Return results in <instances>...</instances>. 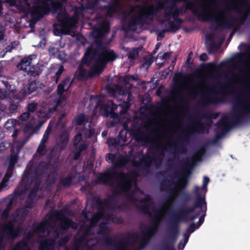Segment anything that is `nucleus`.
<instances>
[{
  "label": "nucleus",
  "instance_id": "51",
  "mask_svg": "<svg viewBox=\"0 0 250 250\" xmlns=\"http://www.w3.org/2000/svg\"><path fill=\"white\" fill-rule=\"evenodd\" d=\"M29 212L27 208H18L15 211V213L16 214V216H18L20 215L21 216V217L25 218L28 214Z\"/></svg>",
  "mask_w": 250,
  "mask_h": 250
},
{
  "label": "nucleus",
  "instance_id": "50",
  "mask_svg": "<svg viewBox=\"0 0 250 250\" xmlns=\"http://www.w3.org/2000/svg\"><path fill=\"white\" fill-rule=\"evenodd\" d=\"M189 237V234H187V233H185L183 234V240L181 241L178 246L179 249L184 248L186 244L188 243V239Z\"/></svg>",
  "mask_w": 250,
  "mask_h": 250
},
{
  "label": "nucleus",
  "instance_id": "61",
  "mask_svg": "<svg viewBox=\"0 0 250 250\" xmlns=\"http://www.w3.org/2000/svg\"><path fill=\"white\" fill-rule=\"evenodd\" d=\"M47 223L46 221H42L37 226V229L42 232H44L47 229Z\"/></svg>",
  "mask_w": 250,
  "mask_h": 250
},
{
  "label": "nucleus",
  "instance_id": "62",
  "mask_svg": "<svg viewBox=\"0 0 250 250\" xmlns=\"http://www.w3.org/2000/svg\"><path fill=\"white\" fill-rule=\"evenodd\" d=\"M106 219L108 220H111L112 222L117 223L118 224L121 223L120 219L115 214H108L106 216Z\"/></svg>",
  "mask_w": 250,
  "mask_h": 250
},
{
  "label": "nucleus",
  "instance_id": "28",
  "mask_svg": "<svg viewBox=\"0 0 250 250\" xmlns=\"http://www.w3.org/2000/svg\"><path fill=\"white\" fill-rule=\"evenodd\" d=\"M202 100L204 102L203 103L204 105L215 104L223 102V99L222 98H219L215 95L204 96L202 99Z\"/></svg>",
  "mask_w": 250,
  "mask_h": 250
},
{
  "label": "nucleus",
  "instance_id": "21",
  "mask_svg": "<svg viewBox=\"0 0 250 250\" xmlns=\"http://www.w3.org/2000/svg\"><path fill=\"white\" fill-rule=\"evenodd\" d=\"M106 65L105 62H104L99 57L97 58L94 64L91 67L89 71L88 76L92 77L101 74Z\"/></svg>",
  "mask_w": 250,
  "mask_h": 250
},
{
  "label": "nucleus",
  "instance_id": "47",
  "mask_svg": "<svg viewBox=\"0 0 250 250\" xmlns=\"http://www.w3.org/2000/svg\"><path fill=\"white\" fill-rule=\"evenodd\" d=\"M103 241L105 245L108 246H113V247L114 245L116 243H117L115 239L111 238L109 236H105L104 237ZM118 243H119V242H118Z\"/></svg>",
  "mask_w": 250,
  "mask_h": 250
},
{
  "label": "nucleus",
  "instance_id": "23",
  "mask_svg": "<svg viewBox=\"0 0 250 250\" xmlns=\"http://www.w3.org/2000/svg\"><path fill=\"white\" fill-rule=\"evenodd\" d=\"M69 140V134L66 130L62 131L59 136L57 142L58 147L62 150L66 147Z\"/></svg>",
  "mask_w": 250,
  "mask_h": 250
},
{
  "label": "nucleus",
  "instance_id": "53",
  "mask_svg": "<svg viewBox=\"0 0 250 250\" xmlns=\"http://www.w3.org/2000/svg\"><path fill=\"white\" fill-rule=\"evenodd\" d=\"M46 147V146L45 144H42V142H40L37 150V152L40 156H43L44 155Z\"/></svg>",
  "mask_w": 250,
  "mask_h": 250
},
{
  "label": "nucleus",
  "instance_id": "52",
  "mask_svg": "<svg viewBox=\"0 0 250 250\" xmlns=\"http://www.w3.org/2000/svg\"><path fill=\"white\" fill-rule=\"evenodd\" d=\"M70 238V235H67L60 238L58 242V245L60 246H64L68 242Z\"/></svg>",
  "mask_w": 250,
  "mask_h": 250
},
{
  "label": "nucleus",
  "instance_id": "58",
  "mask_svg": "<svg viewBox=\"0 0 250 250\" xmlns=\"http://www.w3.org/2000/svg\"><path fill=\"white\" fill-rule=\"evenodd\" d=\"M34 199L28 196L25 202V208H32L34 207Z\"/></svg>",
  "mask_w": 250,
  "mask_h": 250
},
{
  "label": "nucleus",
  "instance_id": "25",
  "mask_svg": "<svg viewBox=\"0 0 250 250\" xmlns=\"http://www.w3.org/2000/svg\"><path fill=\"white\" fill-rule=\"evenodd\" d=\"M122 10V6L118 0H113L112 3L107 6V15L112 17L115 14H118Z\"/></svg>",
  "mask_w": 250,
  "mask_h": 250
},
{
  "label": "nucleus",
  "instance_id": "37",
  "mask_svg": "<svg viewBox=\"0 0 250 250\" xmlns=\"http://www.w3.org/2000/svg\"><path fill=\"white\" fill-rule=\"evenodd\" d=\"M167 21L168 24V29H167L168 32L175 33H176L181 27V26H179L178 24L175 23V22L170 20H165Z\"/></svg>",
  "mask_w": 250,
  "mask_h": 250
},
{
  "label": "nucleus",
  "instance_id": "22",
  "mask_svg": "<svg viewBox=\"0 0 250 250\" xmlns=\"http://www.w3.org/2000/svg\"><path fill=\"white\" fill-rule=\"evenodd\" d=\"M37 89V83L35 82L32 81L21 89L18 93L17 96L21 98H25L31 93L35 91Z\"/></svg>",
  "mask_w": 250,
  "mask_h": 250
},
{
  "label": "nucleus",
  "instance_id": "17",
  "mask_svg": "<svg viewBox=\"0 0 250 250\" xmlns=\"http://www.w3.org/2000/svg\"><path fill=\"white\" fill-rule=\"evenodd\" d=\"M73 82L70 76H66L63 79L58 85L56 92L59 96L63 95L64 92H67Z\"/></svg>",
  "mask_w": 250,
  "mask_h": 250
},
{
  "label": "nucleus",
  "instance_id": "14",
  "mask_svg": "<svg viewBox=\"0 0 250 250\" xmlns=\"http://www.w3.org/2000/svg\"><path fill=\"white\" fill-rule=\"evenodd\" d=\"M100 51L101 49L94 48L91 46L88 47L82 59L83 60V63H86L87 65L89 66L92 61L95 59L96 57H100Z\"/></svg>",
  "mask_w": 250,
  "mask_h": 250
},
{
  "label": "nucleus",
  "instance_id": "2",
  "mask_svg": "<svg viewBox=\"0 0 250 250\" xmlns=\"http://www.w3.org/2000/svg\"><path fill=\"white\" fill-rule=\"evenodd\" d=\"M233 110L232 120L225 116L217 122L218 129L228 131L230 127L243 123L245 117H250V101L245 103L239 99L233 104Z\"/></svg>",
  "mask_w": 250,
  "mask_h": 250
},
{
  "label": "nucleus",
  "instance_id": "11",
  "mask_svg": "<svg viewBox=\"0 0 250 250\" xmlns=\"http://www.w3.org/2000/svg\"><path fill=\"white\" fill-rule=\"evenodd\" d=\"M53 216L56 217H61V219L60 220V223L59 224V228L61 230L65 231L68 230L69 228L73 229H77V224L71 219L65 217L61 210L57 211L54 212L53 213Z\"/></svg>",
  "mask_w": 250,
  "mask_h": 250
},
{
  "label": "nucleus",
  "instance_id": "54",
  "mask_svg": "<svg viewBox=\"0 0 250 250\" xmlns=\"http://www.w3.org/2000/svg\"><path fill=\"white\" fill-rule=\"evenodd\" d=\"M38 104L37 103L32 102L29 103L27 106V111L30 112H34L37 108Z\"/></svg>",
  "mask_w": 250,
  "mask_h": 250
},
{
  "label": "nucleus",
  "instance_id": "3",
  "mask_svg": "<svg viewBox=\"0 0 250 250\" xmlns=\"http://www.w3.org/2000/svg\"><path fill=\"white\" fill-rule=\"evenodd\" d=\"M137 7L139 8V10L136 16L132 17L127 23L129 30L136 31L138 25H143L152 21L164 7L161 4L155 5L145 2L143 5H138Z\"/></svg>",
  "mask_w": 250,
  "mask_h": 250
},
{
  "label": "nucleus",
  "instance_id": "34",
  "mask_svg": "<svg viewBox=\"0 0 250 250\" xmlns=\"http://www.w3.org/2000/svg\"><path fill=\"white\" fill-rule=\"evenodd\" d=\"M74 178V175L69 173L64 178L60 180V183L65 188H69L71 186L72 181Z\"/></svg>",
  "mask_w": 250,
  "mask_h": 250
},
{
  "label": "nucleus",
  "instance_id": "5",
  "mask_svg": "<svg viewBox=\"0 0 250 250\" xmlns=\"http://www.w3.org/2000/svg\"><path fill=\"white\" fill-rule=\"evenodd\" d=\"M184 164L186 167L184 168V173L180 175L179 179L176 183V187L178 188V193L180 195L181 205H188L191 200V195L186 191V188L188 184V178L191 173V169L193 166V161H187Z\"/></svg>",
  "mask_w": 250,
  "mask_h": 250
},
{
  "label": "nucleus",
  "instance_id": "6",
  "mask_svg": "<svg viewBox=\"0 0 250 250\" xmlns=\"http://www.w3.org/2000/svg\"><path fill=\"white\" fill-rule=\"evenodd\" d=\"M187 138H180L178 139L179 145L176 143H172V145H169L168 148L164 147L160 143H152L150 146L148 148V150L152 149V150H157L159 151L158 154L155 158V165L156 168L160 167L162 164L163 159L165 156V151L166 150H171L172 146H174L175 152L178 154L186 153L187 151L185 141Z\"/></svg>",
  "mask_w": 250,
  "mask_h": 250
},
{
  "label": "nucleus",
  "instance_id": "8",
  "mask_svg": "<svg viewBox=\"0 0 250 250\" xmlns=\"http://www.w3.org/2000/svg\"><path fill=\"white\" fill-rule=\"evenodd\" d=\"M95 203L99 209L97 214L103 215L104 208L114 210L116 208V202L113 196H110L107 201H103L100 198H97L95 200Z\"/></svg>",
  "mask_w": 250,
  "mask_h": 250
},
{
  "label": "nucleus",
  "instance_id": "38",
  "mask_svg": "<svg viewBox=\"0 0 250 250\" xmlns=\"http://www.w3.org/2000/svg\"><path fill=\"white\" fill-rule=\"evenodd\" d=\"M194 75L193 73H189L188 74H183L182 73H177L174 75V79L175 81L185 80L194 77Z\"/></svg>",
  "mask_w": 250,
  "mask_h": 250
},
{
  "label": "nucleus",
  "instance_id": "57",
  "mask_svg": "<svg viewBox=\"0 0 250 250\" xmlns=\"http://www.w3.org/2000/svg\"><path fill=\"white\" fill-rule=\"evenodd\" d=\"M123 242L119 241V243H116L114 245L115 250H128V247L126 246H124Z\"/></svg>",
  "mask_w": 250,
  "mask_h": 250
},
{
  "label": "nucleus",
  "instance_id": "16",
  "mask_svg": "<svg viewBox=\"0 0 250 250\" xmlns=\"http://www.w3.org/2000/svg\"><path fill=\"white\" fill-rule=\"evenodd\" d=\"M40 5L34 7V12L39 17H42L45 15L48 14L50 8L47 0H38Z\"/></svg>",
  "mask_w": 250,
  "mask_h": 250
},
{
  "label": "nucleus",
  "instance_id": "12",
  "mask_svg": "<svg viewBox=\"0 0 250 250\" xmlns=\"http://www.w3.org/2000/svg\"><path fill=\"white\" fill-rule=\"evenodd\" d=\"M147 150L145 155L140 157L138 161L134 162V165H140L141 169L146 172H148L149 168L151 167L153 162H155L154 156H152L150 153V150Z\"/></svg>",
  "mask_w": 250,
  "mask_h": 250
},
{
  "label": "nucleus",
  "instance_id": "64",
  "mask_svg": "<svg viewBox=\"0 0 250 250\" xmlns=\"http://www.w3.org/2000/svg\"><path fill=\"white\" fill-rule=\"evenodd\" d=\"M152 62L153 60L151 58L145 57L143 59V63L142 64V66L144 67H148L151 65Z\"/></svg>",
  "mask_w": 250,
  "mask_h": 250
},
{
  "label": "nucleus",
  "instance_id": "18",
  "mask_svg": "<svg viewBox=\"0 0 250 250\" xmlns=\"http://www.w3.org/2000/svg\"><path fill=\"white\" fill-rule=\"evenodd\" d=\"M73 82L70 76H66L63 79L58 85L56 92L59 96L63 95L64 92H67Z\"/></svg>",
  "mask_w": 250,
  "mask_h": 250
},
{
  "label": "nucleus",
  "instance_id": "30",
  "mask_svg": "<svg viewBox=\"0 0 250 250\" xmlns=\"http://www.w3.org/2000/svg\"><path fill=\"white\" fill-rule=\"evenodd\" d=\"M55 240L54 239H47L41 243L40 249L42 250H54Z\"/></svg>",
  "mask_w": 250,
  "mask_h": 250
},
{
  "label": "nucleus",
  "instance_id": "27",
  "mask_svg": "<svg viewBox=\"0 0 250 250\" xmlns=\"http://www.w3.org/2000/svg\"><path fill=\"white\" fill-rule=\"evenodd\" d=\"M63 10V12H60L57 14L56 18L62 27H66L69 24L70 19L67 16L65 9Z\"/></svg>",
  "mask_w": 250,
  "mask_h": 250
},
{
  "label": "nucleus",
  "instance_id": "19",
  "mask_svg": "<svg viewBox=\"0 0 250 250\" xmlns=\"http://www.w3.org/2000/svg\"><path fill=\"white\" fill-rule=\"evenodd\" d=\"M73 82L70 76H66L63 79L58 85L56 92L59 96L63 95L64 92H67Z\"/></svg>",
  "mask_w": 250,
  "mask_h": 250
},
{
  "label": "nucleus",
  "instance_id": "24",
  "mask_svg": "<svg viewBox=\"0 0 250 250\" xmlns=\"http://www.w3.org/2000/svg\"><path fill=\"white\" fill-rule=\"evenodd\" d=\"M228 5H229L230 6V8L229 9V11L228 12H226L224 14V15H225V19H220V18H218V19L219 20V23H222L224 21H227V19H226V13L229 12L230 11V10L232 8H233L235 10L237 11V12L242 14L243 15H244L245 17H247L249 14V11H250V6H249L248 9L247 10H241V9L240 8H238L236 6H232V5H230V4H226L225 5V6L223 7V8H220L219 9H218V14L217 15H215L214 14V16H218V15H219V10L220 9H224L225 8L226 6H227ZM228 21L229 22H230L231 23H232V25H233V23L232 22V21ZM233 27V25H232V26L230 28H229V29H230L231 28H232ZM220 28H222V27H221ZM222 28L224 29V28L222 27ZM228 28H225V29H227Z\"/></svg>",
  "mask_w": 250,
  "mask_h": 250
},
{
  "label": "nucleus",
  "instance_id": "35",
  "mask_svg": "<svg viewBox=\"0 0 250 250\" xmlns=\"http://www.w3.org/2000/svg\"><path fill=\"white\" fill-rule=\"evenodd\" d=\"M86 65V63H83V60L82 59L81 63L78 66L77 71L78 72V78L79 79H83L87 77L88 74L87 75V70L83 68V65Z\"/></svg>",
  "mask_w": 250,
  "mask_h": 250
},
{
  "label": "nucleus",
  "instance_id": "36",
  "mask_svg": "<svg viewBox=\"0 0 250 250\" xmlns=\"http://www.w3.org/2000/svg\"><path fill=\"white\" fill-rule=\"evenodd\" d=\"M106 89L107 92L112 94H115L118 91L120 94L122 92V87L118 84H114L113 85L107 84L106 85Z\"/></svg>",
  "mask_w": 250,
  "mask_h": 250
},
{
  "label": "nucleus",
  "instance_id": "42",
  "mask_svg": "<svg viewBox=\"0 0 250 250\" xmlns=\"http://www.w3.org/2000/svg\"><path fill=\"white\" fill-rule=\"evenodd\" d=\"M32 173L34 175L36 178V181H40L41 178L44 176L46 174L38 167L35 168Z\"/></svg>",
  "mask_w": 250,
  "mask_h": 250
},
{
  "label": "nucleus",
  "instance_id": "40",
  "mask_svg": "<svg viewBox=\"0 0 250 250\" xmlns=\"http://www.w3.org/2000/svg\"><path fill=\"white\" fill-rule=\"evenodd\" d=\"M32 173L34 175L36 178V181H40L41 178L44 176L46 174L38 167L35 168Z\"/></svg>",
  "mask_w": 250,
  "mask_h": 250
},
{
  "label": "nucleus",
  "instance_id": "31",
  "mask_svg": "<svg viewBox=\"0 0 250 250\" xmlns=\"http://www.w3.org/2000/svg\"><path fill=\"white\" fill-rule=\"evenodd\" d=\"M192 125L194 127L192 132L204 133L206 129L205 125L201 123L200 119L195 120Z\"/></svg>",
  "mask_w": 250,
  "mask_h": 250
},
{
  "label": "nucleus",
  "instance_id": "63",
  "mask_svg": "<svg viewBox=\"0 0 250 250\" xmlns=\"http://www.w3.org/2000/svg\"><path fill=\"white\" fill-rule=\"evenodd\" d=\"M122 92L123 95H127L126 100L125 102V103H127V104H130V102L132 100V97H133L131 92L130 91H128L126 89H125V90H123Z\"/></svg>",
  "mask_w": 250,
  "mask_h": 250
},
{
  "label": "nucleus",
  "instance_id": "48",
  "mask_svg": "<svg viewBox=\"0 0 250 250\" xmlns=\"http://www.w3.org/2000/svg\"><path fill=\"white\" fill-rule=\"evenodd\" d=\"M130 106V104H127L124 102L123 104L120 105L121 110L119 111L120 114H125L127 112L128 110L129 109Z\"/></svg>",
  "mask_w": 250,
  "mask_h": 250
},
{
  "label": "nucleus",
  "instance_id": "41",
  "mask_svg": "<svg viewBox=\"0 0 250 250\" xmlns=\"http://www.w3.org/2000/svg\"><path fill=\"white\" fill-rule=\"evenodd\" d=\"M32 173L34 175L36 178V181H40L41 178L44 176L46 174L38 167L35 168Z\"/></svg>",
  "mask_w": 250,
  "mask_h": 250
},
{
  "label": "nucleus",
  "instance_id": "56",
  "mask_svg": "<svg viewBox=\"0 0 250 250\" xmlns=\"http://www.w3.org/2000/svg\"><path fill=\"white\" fill-rule=\"evenodd\" d=\"M29 116L30 113L29 112L26 111L22 113L18 120V124L20 125L23 122L26 121L29 118Z\"/></svg>",
  "mask_w": 250,
  "mask_h": 250
},
{
  "label": "nucleus",
  "instance_id": "7",
  "mask_svg": "<svg viewBox=\"0 0 250 250\" xmlns=\"http://www.w3.org/2000/svg\"><path fill=\"white\" fill-rule=\"evenodd\" d=\"M179 232L177 222L170 218L167 228V236L162 244L160 250H176L175 244Z\"/></svg>",
  "mask_w": 250,
  "mask_h": 250
},
{
  "label": "nucleus",
  "instance_id": "15",
  "mask_svg": "<svg viewBox=\"0 0 250 250\" xmlns=\"http://www.w3.org/2000/svg\"><path fill=\"white\" fill-rule=\"evenodd\" d=\"M119 105L115 104L112 101L109 100L103 104L101 109L105 112L107 116L115 118L118 116V114L115 111Z\"/></svg>",
  "mask_w": 250,
  "mask_h": 250
},
{
  "label": "nucleus",
  "instance_id": "45",
  "mask_svg": "<svg viewBox=\"0 0 250 250\" xmlns=\"http://www.w3.org/2000/svg\"><path fill=\"white\" fill-rule=\"evenodd\" d=\"M182 11V8H180L177 12L176 11L174 12V15L172 17L174 20L173 21L178 24L179 26H181V24L183 22V20L179 17Z\"/></svg>",
  "mask_w": 250,
  "mask_h": 250
},
{
  "label": "nucleus",
  "instance_id": "60",
  "mask_svg": "<svg viewBox=\"0 0 250 250\" xmlns=\"http://www.w3.org/2000/svg\"><path fill=\"white\" fill-rule=\"evenodd\" d=\"M64 71V68L62 65H61L57 71L56 72L55 75V83H58L59 82L60 77Z\"/></svg>",
  "mask_w": 250,
  "mask_h": 250
},
{
  "label": "nucleus",
  "instance_id": "32",
  "mask_svg": "<svg viewBox=\"0 0 250 250\" xmlns=\"http://www.w3.org/2000/svg\"><path fill=\"white\" fill-rule=\"evenodd\" d=\"M87 122L88 119L83 113L78 114L73 120V123L75 125H83Z\"/></svg>",
  "mask_w": 250,
  "mask_h": 250
},
{
  "label": "nucleus",
  "instance_id": "29",
  "mask_svg": "<svg viewBox=\"0 0 250 250\" xmlns=\"http://www.w3.org/2000/svg\"><path fill=\"white\" fill-rule=\"evenodd\" d=\"M157 130L156 129H152L148 134H146L145 133L141 132L139 134L136 135L135 137V140L138 142H147L149 137L151 134H154L157 132Z\"/></svg>",
  "mask_w": 250,
  "mask_h": 250
},
{
  "label": "nucleus",
  "instance_id": "13",
  "mask_svg": "<svg viewBox=\"0 0 250 250\" xmlns=\"http://www.w3.org/2000/svg\"><path fill=\"white\" fill-rule=\"evenodd\" d=\"M21 229L20 227L15 228L13 222L11 221L3 224L2 226L4 234L12 240H14L19 236Z\"/></svg>",
  "mask_w": 250,
  "mask_h": 250
},
{
  "label": "nucleus",
  "instance_id": "1",
  "mask_svg": "<svg viewBox=\"0 0 250 250\" xmlns=\"http://www.w3.org/2000/svg\"><path fill=\"white\" fill-rule=\"evenodd\" d=\"M199 188L198 186H195L194 187V194L196 197V199L191 206L188 205H181L179 209L172 213L171 218L173 221H176L178 223V226L179 228L181 222L186 223L188 222V216L193 213L195 209L200 208V212L203 214L199 217V221L197 223L196 228H199L204 221V218L207 210V206L206 201V197H202L199 193Z\"/></svg>",
  "mask_w": 250,
  "mask_h": 250
},
{
  "label": "nucleus",
  "instance_id": "44",
  "mask_svg": "<svg viewBox=\"0 0 250 250\" xmlns=\"http://www.w3.org/2000/svg\"><path fill=\"white\" fill-rule=\"evenodd\" d=\"M91 36L94 39H99L102 38L104 35L98 27L93 30L91 33Z\"/></svg>",
  "mask_w": 250,
  "mask_h": 250
},
{
  "label": "nucleus",
  "instance_id": "10",
  "mask_svg": "<svg viewBox=\"0 0 250 250\" xmlns=\"http://www.w3.org/2000/svg\"><path fill=\"white\" fill-rule=\"evenodd\" d=\"M32 58L31 56L22 58L17 64V67L27 72L28 75L36 76L39 75V73L35 70L34 65L31 66Z\"/></svg>",
  "mask_w": 250,
  "mask_h": 250
},
{
  "label": "nucleus",
  "instance_id": "9",
  "mask_svg": "<svg viewBox=\"0 0 250 250\" xmlns=\"http://www.w3.org/2000/svg\"><path fill=\"white\" fill-rule=\"evenodd\" d=\"M162 217L159 214L155 215L152 218L153 225L148 227L146 229L142 230V236L150 241L157 232Z\"/></svg>",
  "mask_w": 250,
  "mask_h": 250
},
{
  "label": "nucleus",
  "instance_id": "20",
  "mask_svg": "<svg viewBox=\"0 0 250 250\" xmlns=\"http://www.w3.org/2000/svg\"><path fill=\"white\" fill-rule=\"evenodd\" d=\"M118 57V55L115 53L113 50L102 48L100 51V57H99L104 62L107 63L113 62Z\"/></svg>",
  "mask_w": 250,
  "mask_h": 250
},
{
  "label": "nucleus",
  "instance_id": "46",
  "mask_svg": "<svg viewBox=\"0 0 250 250\" xmlns=\"http://www.w3.org/2000/svg\"><path fill=\"white\" fill-rule=\"evenodd\" d=\"M99 27L101 30V31L103 32L104 35L108 33L110 30V25L108 22H103L100 24Z\"/></svg>",
  "mask_w": 250,
  "mask_h": 250
},
{
  "label": "nucleus",
  "instance_id": "55",
  "mask_svg": "<svg viewBox=\"0 0 250 250\" xmlns=\"http://www.w3.org/2000/svg\"><path fill=\"white\" fill-rule=\"evenodd\" d=\"M27 247L26 242L21 240L17 243L15 246V248L13 250H23Z\"/></svg>",
  "mask_w": 250,
  "mask_h": 250
},
{
  "label": "nucleus",
  "instance_id": "49",
  "mask_svg": "<svg viewBox=\"0 0 250 250\" xmlns=\"http://www.w3.org/2000/svg\"><path fill=\"white\" fill-rule=\"evenodd\" d=\"M108 228L105 224H101L99 226V230L98 231V234L105 235L108 233Z\"/></svg>",
  "mask_w": 250,
  "mask_h": 250
},
{
  "label": "nucleus",
  "instance_id": "39",
  "mask_svg": "<svg viewBox=\"0 0 250 250\" xmlns=\"http://www.w3.org/2000/svg\"><path fill=\"white\" fill-rule=\"evenodd\" d=\"M62 3L59 1H51V10L53 12H56L58 11H62L64 10Z\"/></svg>",
  "mask_w": 250,
  "mask_h": 250
},
{
  "label": "nucleus",
  "instance_id": "43",
  "mask_svg": "<svg viewBox=\"0 0 250 250\" xmlns=\"http://www.w3.org/2000/svg\"><path fill=\"white\" fill-rule=\"evenodd\" d=\"M128 235L129 237L123 242V244L126 245L129 243H135L137 242L138 239V234L137 233H133L131 234H128Z\"/></svg>",
  "mask_w": 250,
  "mask_h": 250
},
{
  "label": "nucleus",
  "instance_id": "26",
  "mask_svg": "<svg viewBox=\"0 0 250 250\" xmlns=\"http://www.w3.org/2000/svg\"><path fill=\"white\" fill-rule=\"evenodd\" d=\"M57 166L58 160H55L53 162V164H52L50 161H49L47 163L42 161L40 163L38 167L45 173H47L49 169L51 168L55 169L57 167Z\"/></svg>",
  "mask_w": 250,
  "mask_h": 250
},
{
  "label": "nucleus",
  "instance_id": "33",
  "mask_svg": "<svg viewBox=\"0 0 250 250\" xmlns=\"http://www.w3.org/2000/svg\"><path fill=\"white\" fill-rule=\"evenodd\" d=\"M24 98L20 99L19 97L17 96V94L15 95L13 98L11 99L10 104V109L13 111L17 110L20 105V103L21 102Z\"/></svg>",
  "mask_w": 250,
  "mask_h": 250
},
{
  "label": "nucleus",
  "instance_id": "59",
  "mask_svg": "<svg viewBox=\"0 0 250 250\" xmlns=\"http://www.w3.org/2000/svg\"><path fill=\"white\" fill-rule=\"evenodd\" d=\"M23 194L22 189H16L13 192V198H12L10 201V204L13 203V200L15 198L19 197L21 196Z\"/></svg>",
  "mask_w": 250,
  "mask_h": 250
},
{
  "label": "nucleus",
  "instance_id": "4",
  "mask_svg": "<svg viewBox=\"0 0 250 250\" xmlns=\"http://www.w3.org/2000/svg\"><path fill=\"white\" fill-rule=\"evenodd\" d=\"M114 179L117 180V187L123 192H128L132 186V181L129 179L128 175L123 171H110L107 170L100 173L96 178V181L100 183L108 184L114 186V183L111 181Z\"/></svg>",
  "mask_w": 250,
  "mask_h": 250
}]
</instances>
